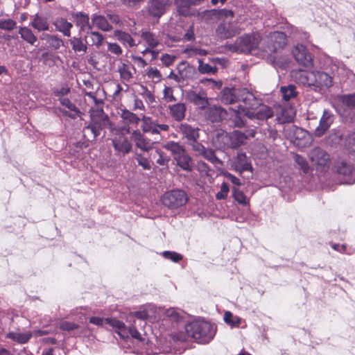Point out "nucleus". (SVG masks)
I'll use <instances>...</instances> for the list:
<instances>
[{
  "instance_id": "nucleus-10",
  "label": "nucleus",
  "mask_w": 355,
  "mask_h": 355,
  "mask_svg": "<svg viewBox=\"0 0 355 355\" xmlns=\"http://www.w3.org/2000/svg\"><path fill=\"white\" fill-rule=\"evenodd\" d=\"M131 139L135 146L144 152H148L154 148L155 142L148 138L139 130L137 129L131 132Z\"/></svg>"
},
{
  "instance_id": "nucleus-32",
  "label": "nucleus",
  "mask_w": 355,
  "mask_h": 355,
  "mask_svg": "<svg viewBox=\"0 0 355 355\" xmlns=\"http://www.w3.org/2000/svg\"><path fill=\"white\" fill-rule=\"evenodd\" d=\"M177 165L182 170L186 171H191L193 167V163L191 156L184 151L180 157L175 159Z\"/></svg>"
},
{
  "instance_id": "nucleus-64",
  "label": "nucleus",
  "mask_w": 355,
  "mask_h": 355,
  "mask_svg": "<svg viewBox=\"0 0 355 355\" xmlns=\"http://www.w3.org/2000/svg\"><path fill=\"white\" fill-rule=\"evenodd\" d=\"M346 146L355 151V131L349 134L345 139Z\"/></svg>"
},
{
  "instance_id": "nucleus-2",
  "label": "nucleus",
  "mask_w": 355,
  "mask_h": 355,
  "mask_svg": "<svg viewBox=\"0 0 355 355\" xmlns=\"http://www.w3.org/2000/svg\"><path fill=\"white\" fill-rule=\"evenodd\" d=\"M187 335L200 344H207L214 337L216 327L205 320H195L185 326Z\"/></svg>"
},
{
  "instance_id": "nucleus-16",
  "label": "nucleus",
  "mask_w": 355,
  "mask_h": 355,
  "mask_svg": "<svg viewBox=\"0 0 355 355\" xmlns=\"http://www.w3.org/2000/svg\"><path fill=\"white\" fill-rule=\"evenodd\" d=\"M196 146L195 149L193 150L196 156L202 157L214 166L223 164L222 161L216 156L214 150L211 148H207L202 144Z\"/></svg>"
},
{
  "instance_id": "nucleus-11",
  "label": "nucleus",
  "mask_w": 355,
  "mask_h": 355,
  "mask_svg": "<svg viewBox=\"0 0 355 355\" xmlns=\"http://www.w3.org/2000/svg\"><path fill=\"white\" fill-rule=\"evenodd\" d=\"M293 54L296 61L305 67H311L313 66V58L311 54L307 51L306 48L301 44H297L293 50Z\"/></svg>"
},
{
  "instance_id": "nucleus-58",
  "label": "nucleus",
  "mask_w": 355,
  "mask_h": 355,
  "mask_svg": "<svg viewBox=\"0 0 355 355\" xmlns=\"http://www.w3.org/2000/svg\"><path fill=\"white\" fill-rule=\"evenodd\" d=\"M107 45V51L112 54L116 55H120L122 54L123 51L121 46L117 43L106 42Z\"/></svg>"
},
{
  "instance_id": "nucleus-51",
  "label": "nucleus",
  "mask_w": 355,
  "mask_h": 355,
  "mask_svg": "<svg viewBox=\"0 0 355 355\" xmlns=\"http://www.w3.org/2000/svg\"><path fill=\"white\" fill-rule=\"evenodd\" d=\"M295 161L299 166L300 168L304 173H308L309 172L310 167H309V165L305 158H304L302 156L297 154L295 155Z\"/></svg>"
},
{
  "instance_id": "nucleus-42",
  "label": "nucleus",
  "mask_w": 355,
  "mask_h": 355,
  "mask_svg": "<svg viewBox=\"0 0 355 355\" xmlns=\"http://www.w3.org/2000/svg\"><path fill=\"white\" fill-rule=\"evenodd\" d=\"M41 39L46 40L49 46L55 50L59 49L61 46H64L63 40L55 35L43 34Z\"/></svg>"
},
{
  "instance_id": "nucleus-48",
  "label": "nucleus",
  "mask_w": 355,
  "mask_h": 355,
  "mask_svg": "<svg viewBox=\"0 0 355 355\" xmlns=\"http://www.w3.org/2000/svg\"><path fill=\"white\" fill-rule=\"evenodd\" d=\"M102 130V126L101 123L97 122H92L83 129V133L85 135H86V133L87 131H90L92 134L93 139H95L97 137Z\"/></svg>"
},
{
  "instance_id": "nucleus-50",
  "label": "nucleus",
  "mask_w": 355,
  "mask_h": 355,
  "mask_svg": "<svg viewBox=\"0 0 355 355\" xmlns=\"http://www.w3.org/2000/svg\"><path fill=\"white\" fill-rule=\"evenodd\" d=\"M342 139V134L339 130L333 129L329 132V135L327 138V141L331 144L339 143Z\"/></svg>"
},
{
  "instance_id": "nucleus-4",
  "label": "nucleus",
  "mask_w": 355,
  "mask_h": 355,
  "mask_svg": "<svg viewBox=\"0 0 355 355\" xmlns=\"http://www.w3.org/2000/svg\"><path fill=\"white\" fill-rule=\"evenodd\" d=\"M176 132L180 134L182 139L191 146L192 150L195 149L196 145L201 143L198 141L200 138V128L186 122L180 123L175 127Z\"/></svg>"
},
{
  "instance_id": "nucleus-8",
  "label": "nucleus",
  "mask_w": 355,
  "mask_h": 355,
  "mask_svg": "<svg viewBox=\"0 0 355 355\" xmlns=\"http://www.w3.org/2000/svg\"><path fill=\"white\" fill-rule=\"evenodd\" d=\"M239 104L237 108H239L245 115V110H256L260 105L261 101L255 97V96L246 88H242L240 97Z\"/></svg>"
},
{
  "instance_id": "nucleus-1",
  "label": "nucleus",
  "mask_w": 355,
  "mask_h": 355,
  "mask_svg": "<svg viewBox=\"0 0 355 355\" xmlns=\"http://www.w3.org/2000/svg\"><path fill=\"white\" fill-rule=\"evenodd\" d=\"M292 77L298 84L311 87L316 92H322L332 85V78L321 71L295 70Z\"/></svg>"
},
{
  "instance_id": "nucleus-14",
  "label": "nucleus",
  "mask_w": 355,
  "mask_h": 355,
  "mask_svg": "<svg viewBox=\"0 0 355 355\" xmlns=\"http://www.w3.org/2000/svg\"><path fill=\"white\" fill-rule=\"evenodd\" d=\"M243 111L245 112V116L252 120L264 121L273 116V112L271 108L266 105H261V103L260 105L256 110H245L244 109Z\"/></svg>"
},
{
  "instance_id": "nucleus-49",
  "label": "nucleus",
  "mask_w": 355,
  "mask_h": 355,
  "mask_svg": "<svg viewBox=\"0 0 355 355\" xmlns=\"http://www.w3.org/2000/svg\"><path fill=\"white\" fill-rule=\"evenodd\" d=\"M87 34L89 35V37L92 40V45H94L97 48H99L103 44L104 41V37L101 33L97 31H88Z\"/></svg>"
},
{
  "instance_id": "nucleus-39",
  "label": "nucleus",
  "mask_w": 355,
  "mask_h": 355,
  "mask_svg": "<svg viewBox=\"0 0 355 355\" xmlns=\"http://www.w3.org/2000/svg\"><path fill=\"white\" fill-rule=\"evenodd\" d=\"M131 69H134V67L125 64L121 63L118 67V72L119 73L120 78L123 81L129 82L133 77Z\"/></svg>"
},
{
  "instance_id": "nucleus-38",
  "label": "nucleus",
  "mask_w": 355,
  "mask_h": 355,
  "mask_svg": "<svg viewBox=\"0 0 355 355\" xmlns=\"http://www.w3.org/2000/svg\"><path fill=\"white\" fill-rule=\"evenodd\" d=\"M164 10V0H150L149 5V12L155 17H160Z\"/></svg>"
},
{
  "instance_id": "nucleus-24",
  "label": "nucleus",
  "mask_w": 355,
  "mask_h": 355,
  "mask_svg": "<svg viewBox=\"0 0 355 355\" xmlns=\"http://www.w3.org/2000/svg\"><path fill=\"white\" fill-rule=\"evenodd\" d=\"M295 115V112L292 107H281L277 114V121L279 124L290 125Z\"/></svg>"
},
{
  "instance_id": "nucleus-34",
  "label": "nucleus",
  "mask_w": 355,
  "mask_h": 355,
  "mask_svg": "<svg viewBox=\"0 0 355 355\" xmlns=\"http://www.w3.org/2000/svg\"><path fill=\"white\" fill-rule=\"evenodd\" d=\"M121 118L123 123L128 125L137 126L140 121V118L137 114L126 109L121 110Z\"/></svg>"
},
{
  "instance_id": "nucleus-52",
  "label": "nucleus",
  "mask_w": 355,
  "mask_h": 355,
  "mask_svg": "<svg viewBox=\"0 0 355 355\" xmlns=\"http://www.w3.org/2000/svg\"><path fill=\"white\" fill-rule=\"evenodd\" d=\"M224 321L230 324L231 327H238L241 323V318L235 317L233 318V315L230 311H226L224 315Z\"/></svg>"
},
{
  "instance_id": "nucleus-26",
  "label": "nucleus",
  "mask_w": 355,
  "mask_h": 355,
  "mask_svg": "<svg viewBox=\"0 0 355 355\" xmlns=\"http://www.w3.org/2000/svg\"><path fill=\"white\" fill-rule=\"evenodd\" d=\"M53 25L55 29L62 33L65 37H69L71 36V30L73 28V24L68 21L64 17H58L53 21Z\"/></svg>"
},
{
  "instance_id": "nucleus-30",
  "label": "nucleus",
  "mask_w": 355,
  "mask_h": 355,
  "mask_svg": "<svg viewBox=\"0 0 355 355\" xmlns=\"http://www.w3.org/2000/svg\"><path fill=\"white\" fill-rule=\"evenodd\" d=\"M227 114L221 107H209L206 112V117L211 122H218L220 121Z\"/></svg>"
},
{
  "instance_id": "nucleus-37",
  "label": "nucleus",
  "mask_w": 355,
  "mask_h": 355,
  "mask_svg": "<svg viewBox=\"0 0 355 355\" xmlns=\"http://www.w3.org/2000/svg\"><path fill=\"white\" fill-rule=\"evenodd\" d=\"M30 26L38 31H46L49 30V24L46 19L40 16L38 14H36L34 16Z\"/></svg>"
},
{
  "instance_id": "nucleus-25",
  "label": "nucleus",
  "mask_w": 355,
  "mask_h": 355,
  "mask_svg": "<svg viewBox=\"0 0 355 355\" xmlns=\"http://www.w3.org/2000/svg\"><path fill=\"white\" fill-rule=\"evenodd\" d=\"M169 114L176 121H181L185 117L187 107L184 103H178L168 106Z\"/></svg>"
},
{
  "instance_id": "nucleus-20",
  "label": "nucleus",
  "mask_w": 355,
  "mask_h": 355,
  "mask_svg": "<svg viewBox=\"0 0 355 355\" xmlns=\"http://www.w3.org/2000/svg\"><path fill=\"white\" fill-rule=\"evenodd\" d=\"M255 131L252 129L243 132L239 130H234L230 133V140L232 143V148H236L244 144L245 141L249 137L255 136Z\"/></svg>"
},
{
  "instance_id": "nucleus-54",
  "label": "nucleus",
  "mask_w": 355,
  "mask_h": 355,
  "mask_svg": "<svg viewBox=\"0 0 355 355\" xmlns=\"http://www.w3.org/2000/svg\"><path fill=\"white\" fill-rule=\"evenodd\" d=\"M341 99L345 105L349 108L355 109V93L354 94L343 95Z\"/></svg>"
},
{
  "instance_id": "nucleus-33",
  "label": "nucleus",
  "mask_w": 355,
  "mask_h": 355,
  "mask_svg": "<svg viewBox=\"0 0 355 355\" xmlns=\"http://www.w3.org/2000/svg\"><path fill=\"white\" fill-rule=\"evenodd\" d=\"M230 121L231 123V125L237 128H241L245 125V121L242 118V115H245L239 108L237 110L230 108Z\"/></svg>"
},
{
  "instance_id": "nucleus-18",
  "label": "nucleus",
  "mask_w": 355,
  "mask_h": 355,
  "mask_svg": "<svg viewBox=\"0 0 355 355\" xmlns=\"http://www.w3.org/2000/svg\"><path fill=\"white\" fill-rule=\"evenodd\" d=\"M114 150L119 155H125L132 151V144L125 136H119L112 139Z\"/></svg>"
},
{
  "instance_id": "nucleus-31",
  "label": "nucleus",
  "mask_w": 355,
  "mask_h": 355,
  "mask_svg": "<svg viewBox=\"0 0 355 355\" xmlns=\"http://www.w3.org/2000/svg\"><path fill=\"white\" fill-rule=\"evenodd\" d=\"M92 25L96 26L103 31H110L112 29L106 17L101 15L94 14L92 17Z\"/></svg>"
},
{
  "instance_id": "nucleus-19",
  "label": "nucleus",
  "mask_w": 355,
  "mask_h": 355,
  "mask_svg": "<svg viewBox=\"0 0 355 355\" xmlns=\"http://www.w3.org/2000/svg\"><path fill=\"white\" fill-rule=\"evenodd\" d=\"M71 17L77 27L79 28V34L82 32L87 33L92 29V25L89 23V17L83 12L71 13Z\"/></svg>"
},
{
  "instance_id": "nucleus-6",
  "label": "nucleus",
  "mask_w": 355,
  "mask_h": 355,
  "mask_svg": "<svg viewBox=\"0 0 355 355\" xmlns=\"http://www.w3.org/2000/svg\"><path fill=\"white\" fill-rule=\"evenodd\" d=\"M162 201L164 206L171 209H175L184 206L188 201V197L182 190H172L164 194Z\"/></svg>"
},
{
  "instance_id": "nucleus-27",
  "label": "nucleus",
  "mask_w": 355,
  "mask_h": 355,
  "mask_svg": "<svg viewBox=\"0 0 355 355\" xmlns=\"http://www.w3.org/2000/svg\"><path fill=\"white\" fill-rule=\"evenodd\" d=\"M114 36L126 48H131L138 45L132 37L125 31L116 30L114 32Z\"/></svg>"
},
{
  "instance_id": "nucleus-13",
  "label": "nucleus",
  "mask_w": 355,
  "mask_h": 355,
  "mask_svg": "<svg viewBox=\"0 0 355 355\" xmlns=\"http://www.w3.org/2000/svg\"><path fill=\"white\" fill-rule=\"evenodd\" d=\"M334 121V115L329 110H324L320 119L319 125L314 130V135L317 137H322L329 129Z\"/></svg>"
},
{
  "instance_id": "nucleus-55",
  "label": "nucleus",
  "mask_w": 355,
  "mask_h": 355,
  "mask_svg": "<svg viewBox=\"0 0 355 355\" xmlns=\"http://www.w3.org/2000/svg\"><path fill=\"white\" fill-rule=\"evenodd\" d=\"M232 191L233 196L236 201H237L239 204L241 205L247 204V198L242 191L234 188Z\"/></svg>"
},
{
  "instance_id": "nucleus-36",
  "label": "nucleus",
  "mask_w": 355,
  "mask_h": 355,
  "mask_svg": "<svg viewBox=\"0 0 355 355\" xmlns=\"http://www.w3.org/2000/svg\"><path fill=\"white\" fill-rule=\"evenodd\" d=\"M59 101L62 105L73 112V114H69L67 111H62V114L71 119H76L80 112L76 105L67 98H60Z\"/></svg>"
},
{
  "instance_id": "nucleus-28",
  "label": "nucleus",
  "mask_w": 355,
  "mask_h": 355,
  "mask_svg": "<svg viewBox=\"0 0 355 355\" xmlns=\"http://www.w3.org/2000/svg\"><path fill=\"white\" fill-rule=\"evenodd\" d=\"M214 144L221 150L232 148L230 133L226 132H218L214 139Z\"/></svg>"
},
{
  "instance_id": "nucleus-41",
  "label": "nucleus",
  "mask_w": 355,
  "mask_h": 355,
  "mask_svg": "<svg viewBox=\"0 0 355 355\" xmlns=\"http://www.w3.org/2000/svg\"><path fill=\"white\" fill-rule=\"evenodd\" d=\"M140 37L150 48H156L159 44L157 36L150 31H142Z\"/></svg>"
},
{
  "instance_id": "nucleus-23",
  "label": "nucleus",
  "mask_w": 355,
  "mask_h": 355,
  "mask_svg": "<svg viewBox=\"0 0 355 355\" xmlns=\"http://www.w3.org/2000/svg\"><path fill=\"white\" fill-rule=\"evenodd\" d=\"M242 88H225L221 94V102L225 104H233L240 101Z\"/></svg>"
},
{
  "instance_id": "nucleus-60",
  "label": "nucleus",
  "mask_w": 355,
  "mask_h": 355,
  "mask_svg": "<svg viewBox=\"0 0 355 355\" xmlns=\"http://www.w3.org/2000/svg\"><path fill=\"white\" fill-rule=\"evenodd\" d=\"M229 192V186L226 182H223L220 186V191L216 195V198L218 200L225 199Z\"/></svg>"
},
{
  "instance_id": "nucleus-3",
  "label": "nucleus",
  "mask_w": 355,
  "mask_h": 355,
  "mask_svg": "<svg viewBox=\"0 0 355 355\" xmlns=\"http://www.w3.org/2000/svg\"><path fill=\"white\" fill-rule=\"evenodd\" d=\"M261 41V38L258 33L245 34L238 37L234 44H227V47L233 52L249 53L259 49ZM260 49H261V46Z\"/></svg>"
},
{
  "instance_id": "nucleus-44",
  "label": "nucleus",
  "mask_w": 355,
  "mask_h": 355,
  "mask_svg": "<svg viewBox=\"0 0 355 355\" xmlns=\"http://www.w3.org/2000/svg\"><path fill=\"white\" fill-rule=\"evenodd\" d=\"M19 34L20 35L21 39L31 45H33L37 41L36 36L28 27H20L19 30Z\"/></svg>"
},
{
  "instance_id": "nucleus-22",
  "label": "nucleus",
  "mask_w": 355,
  "mask_h": 355,
  "mask_svg": "<svg viewBox=\"0 0 355 355\" xmlns=\"http://www.w3.org/2000/svg\"><path fill=\"white\" fill-rule=\"evenodd\" d=\"M187 99L200 109H205L209 105V101L207 93L205 90L200 89L198 92L190 91L187 95Z\"/></svg>"
},
{
  "instance_id": "nucleus-29",
  "label": "nucleus",
  "mask_w": 355,
  "mask_h": 355,
  "mask_svg": "<svg viewBox=\"0 0 355 355\" xmlns=\"http://www.w3.org/2000/svg\"><path fill=\"white\" fill-rule=\"evenodd\" d=\"M32 336L33 333L30 331H26L24 333L18 331H10L6 336V338L10 339L19 344L27 343Z\"/></svg>"
},
{
  "instance_id": "nucleus-17",
  "label": "nucleus",
  "mask_w": 355,
  "mask_h": 355,
  "mask_svg": "<svg viewBox=\"0 0 355 355\" xmlns=\"http://www.w3.org/2000/svg\"><path fill=\"white\" fill-rule=\"evenodd\" d=\"M311 162L318 167H325L329 165V155L320 148H314L309 153Z\"/></svg>"
},
{
  "instance_id": "nucleus-35",
  "label": "nucleus",
  "mask_w": 355,
  "mask_h": 355,
  "mask_svg": "<svg viewBox=\"0 0 355 355\" xmlns=\"http://www.w3.org/2000/svg\"><path fill=\"white\" fill-rule=\"evenodd\" d=\"M164 148L171 152L174 160L186 151L185 148L182 145L175 141L167 142L164 144Z\"/></svg>"
},
{
  "instance_id": "nucleus-61",
  "label": "nucleus",
  "mask_w": 355,
  "mask_h": 355,
  "mask_svg": "<svg viewBox=\"0 0 355 355\" xmlns=\"http://www.w3.org/2000/svg\"><path fill=\"white\" fill-rule=\"evenodd\" d=\"M218 10H206L202 13V19L207 23L213 21V17L217 18Z\"/></svg>"
},
{
  "instance_id": "nucleus-53",
  "label": "nucleus",
  "mask_w": 355,
  "mask_h": 355,
  "mask_svg": "<svg viewBox=\"0 0 355 355\" xmlns=\"http://www.w3.org/2000/svg\"><path fill=\"white\" fill-rule=\"evenodd\" d=\"M16 21L11 19H0V29L10 31L16 27Z\"/></svg>"
},
{
  "instance_id": "nucleus-45",
  "label": "nucleus",
  "mask_w": 355,
  "mask_h": 355,
  "mask_svg": "<svg viewBox=\"0 0 355 355\" xmlns=\"http://www.w3.org/2000/svg\"><path fill=\"white\" fill-rule=\"evenodd\" d=\"M283 99L288 101L295 98L297 95L296 87L293 85H289L286 87H281Z\"/></svg>"
},
{
  "instance_id": "nucleus-57",
  "label": "nucleus",
  "mask_w": 355,
  "mask_h": 355,
  "mask_svg": "<svg viewBox=\"0 0 355 355\" xmlns=\"http://www.w3.org/2000/svg\"><path fill=\"white\" fill-rule=\"evenodd\" d=\"M234 15V12L231 10H218V18L223 19V20L230 21L229 19H232Z\"/></svg>"
},
{
  "instance_id": "nucleus-63",
  "label": "nucleus",
  "mask_w": 355,
  "mask_h": 355,
  "mask_svg": "<svg viewBox=\"0 0 355 355\" xmlns=\"http://www.w3.org/2000/svg\"><path fill=\"white\" fill-rule=\"evenodd\" d=\"M146 76L153 80H160L162 78V74L160 71L155 67H150L146 71Z\"/></svg>"
},
{
  "instance_id": "nucleus-7",
  "label": "nucleus",
  "mask_w": 355,
  "mask_h": 355,
  "mask_svg": "<svg viewBox=\"0 0 355 355\" xmlns=\"http://www.w3.org/2000/svg\"><path fill=\"white\" fill-rule=\"evenodd\" d=\"M141 121L143 132L149 133L153 136L159 137L162 132H168L170 128L168 124L159 123L157 120H154L150 116H144Z\"/></svg>"
},
{
  "instance_id": "nucleus-62",
  "label": "nucleus",
  "mask_w": 355,
  "mask_h": 355,
  "mask_svg": "<svg viewBox=\"0 0 355 355\" xmlns=\"http://www.w3.org/2000/svg\"><path fill=\"white\" fill-rule=\"evenodd\" d=\"M136 159L138 164L141 166L144 170H149L151 168L150 164L147 158L143 157L141 154H137Z\"/></svg>"
},
{
  "instance_id": "nucleus-46",
  "label": "nucleus",
  "mask_w": 355,
  "mask_h": 355,
  "mask_svg": "<svg viewBox=\"0 0 355 355\" xmlns=\"http://www.w3.org/2000/svg\"><path fill=\"white\" fill-rule=\"evenodd\" d=\"M175 4L178 12L182 15H187L189 12V8L193 6L190 0H175Z\"/></svg>"
},
{
  "instance_id": "nucleus-59",
  "label": "nucleus",
  "mask_w": 355,
  "mask_h": 355,
  "mask_svg": "<svg viewBox=\"0 0 355 355\" xmlns=\"http://www.w3.org/2000/svg\"><path fill=\"white\" fill-rule=\"evenodd\" d=\"M140 94L146 98L149 103H152L155 101L154 94L146 87L141 85Z\"/></svg>"
},
{
  "instance_id": "nucleus-56",
  "label": "nucleus",
  "mask_w": 355,
  "mask_h": 355,
  "mask_svg": "<svg viewBox=\"0 0 355 355\" xmlns=\"http://www.w3.org/2000/svg\"><path fill=\"white\" fill-rule=\"evenodd\" d=\"M162 255L165 259H170L174 263H178L182 259V256L175 252L164 251Z\"/></svg>"
},
{
  "instance_id": "nucleus-47",
  "label": "nucleus",
  "mask_w": 355,
  "mask_h": 355,
  "mask_svg": "<svg viewBox=\"0 0 355 355\" xmlns=\"http://www.w3.org/2000/svg\"><path fill=\"white\" fill-rule=\"evenodd\" d=\"M198 69L202 74H215L218 71V68L216 66L212 67L207 63H204L201 59H198Z\"/></svg>"
},
{
  "instance_id": "nucleus-5",
  "label": "nucleus",
  "mask_w": 355,
  "mask_h": 355,
  "mask_svg": "<svg viewBox=\"0 0 355 355\" xmlns=\"http://www.w3.org/2000/svg\"><path fill=\"white\" fill-rule=\"evenodd\" d=\"M286 44V35L282 32H274L263 40L261 49L271 55L282 49Z\"/></svg>"
},
{
  "instance_id": "nucleus-15",
  "label": "nucleus",
  "mask_w": 355,
  "mask_h": 355,
  "mask_svg": "<svg viewBox=\"0 0 355 355\" xmlns=\"http://www.w3.org/2000/svg\"><path fill=\"white\" fill-rule=\"evenodd\" d=\"M283 132L288 139L294 142L297 140H305L309 137L308 132L293 124L284 125Z\"/></svg>"
},
{
  "instance_id": "nucleus-21",
  "label": "nucleus",
  "mask_w": 355,
  "mask_h": 355,
  "mask_svg": "<svg viewBox=\"0 0 355 355\" xmlns=\"http://www.w3.org/2000/svg\"><path fill=\"white\" fill-rule=\"evenodd\" d=\"M336 172L345 178H346V184H352L355 180L352 178L354 166L349 162L345 161H339L335 165Z\"/></svg>"
},
{
  "instance_id": "nucleus-12",
  "label": "nucleus",
  "mask_w": 355,
  "mask_h": 355,
  "mask_svg": "<svg viewBox=\"0 0 355 355\" xmlns=\"http://www.w3.org/2000/svg\"><path fill=\"white\" fill-rule=\"evenodd\" d=\"M232 168L236 172L242 173L243 171H251L252 169L250 162L245 153L239 152L236 156L230 160Z\"/></svg>"
},
{
  "instance_id": "nucleus-43",
  "label": "nucleus",
  "mask_w": 355,
  "mask_h": 355,
  "mask_svg": "<svg viewBox=\"0 0 355 355\" xmlns=\"http://www.w3.org/2000/svg\"><path fill=\"white\" fill-rule=\"evenodd\" d=\"M105 322L112 326V327L117 329V333L119 336L121 337H125L126 331H127V327L124 324L123 322H121L120 320L115 319V318H106L105 320Z\"/></svg>"
},
{
  "instance_id": "nucleus-9",
  "label": "nucleus",
  "mask_w": 355,
  "mask_h": 355,
  "mask_svg": "<svg viewBox=\"0 0 355 355\" xmlns=\"http://www.w3.org/2000/svg\"><path fill=\"white\" fill-rule=\"evenodd\" d=\"M216 34L220 39L232 38L236 35L239 33V29L237 27V24L231 21L223 20L217 27L216 30Z\"/></svg>"
},
{
  "instance_id": "nucleus-40",
  "label": "nucleus",
  "mask_w": 355,
  "mask_h": 355,
  "mask_svg": "<svg viewBox=\"0 0 355 355\" xmlns=\"http://www.w3.org/2000/svg\"><path fill=\"white\" fill-rule=\"evenodd\" d=\"M69 42L74 52H83L85 53L87 51V42H84L81 37H73L69 40Z\"/></svg>"
}]
</instances>
